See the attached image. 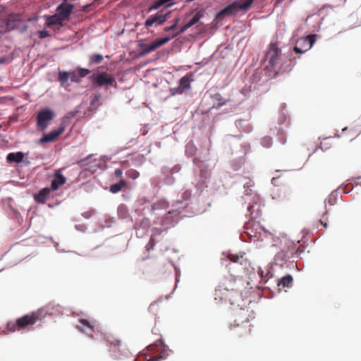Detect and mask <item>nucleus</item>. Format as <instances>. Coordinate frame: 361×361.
I'll use <instances>...</instances> for the list:
<instances>
[{
  "mask_svg": "<svg viewBox=\"0 0 361 361\" xmlns=\"http://www.w3.org/2000/svg\"><path fill=\"white\" fill-rule=\"evenodd\" d=\"M242 281L237 279L226 278L215 289L214 299L219 302H228L233 305L240 295Z\"/></svg>",
  "mask_w": 361,
  "mask_h": 361,
  "instance_id": "obj_1",
  "label": "nucleus"
},
{
  "mask_svg": "<svg viewBox=\"0 0 361 361\" xmlns=\"http://www.w3.org/2000/svg\"><path fill=\"white\" fill-rule=\"evenodd\" d=\"M42 310L32 312L16 320V322H9L6 326L7 332L20 331L23 330H30L34 324L38 321L42 319Z\"/></svg>",
  "mask_w": 361,
  "mask_h": 361,
  "instance_id": "obj_2",
  "label": "nucleus"
},
{
  "mask_svg": "<svg viewBox=\"0 0 361 361\" xmlns=\"http://www.w3.org/2000/svg\"><path fill=\"white\" fill-rule=\"evenodd\" d=\"M255 0H245L244 2L235 1L216 14V18L221 19L226 16L235 14L239 11H247Z\"/></svg>",
  "mask_w": 361,
  "mask_h": 361,
  "instance_id": "obj_3",
  "label": "nucleus"
},
{
  "mask_svg": "<svg viewBox=\"0 0 361 361\" xmlns=\"http://www.w3.org/2000/svg\"><path fill=\"white\" fill-rule=\"evenodd\" d=\"M281 58V51L279 48L277 43H271L264 55V61H267V68L272 70L280 62Z\"/></svg>",
  "mask_w": 361,
  "mask_h": 361,
  "instance_id": "obj_4",
  "label": "nucleus"
},
{
  "mask_svg": "<svg viewBox=\"0 0 361 361\" xmlns=\"http://www.w3.org/2000/svg\"><path fill=\"white\" fill-rule=\"evenodd\" d=\"M92 82L99 87H116V81L114 76L109 75L106 72H102L97 75L93 74L90 77Z\"/></svg>",
  "mask_w": 361,
  "mask_h": 361,
  "instance_id": "obj_5",
  "label": "nucleus"
},
{
  "mask_svg": "<svg viewBox=\"0 0 361 361\" xmlns=\"http://www.w3.org/2000/svg\"><path fill=\"white\" fill-rule=\"evenodd\" d=\"M54 117V113L49 109H44L39 111L37 116V129L41 131H44Z\"/></svg>",
  "mask_w": 361,
  "mask_h": 361,
  "instance_id": "obj_6",
  "label": "nucleus"
},
{
  "mask_svg": "<svg viewBox=\"0 0 361 361\" xmlns=\"http://www.w3.org/2000/svg\"><path fill=\"white\" fill-rule=\"evenodd\" d=\"M315 41L316 35H310L298 39L293 49L297 54L305 53L313 46Z\"/></svg>",
  "mask_w": 361,
  "mask_h": 361,
  "instance_id": "obj_7",
  "label": "nucleus"
},
{
  "mask_svg": "<svg viewBox=\"0 0 361 361\" xmlns=\"http://www.w3.org/2000/svg\"><path fill=\"white\" fill-rule=\"evenodd\" d=\"M171 39V37H166L159 39H157L154 42H153L152 44L147 45L144 43H140L138 44V47L140 49V54L142 56L146 55L150 52L154 51L157 48L160 47L161 46L166 44Z\"/></svg>",
  "mask_w": 361,
  "mask_h": 361,
  "instance_id": "obj_8",
  "label": "nucleus"
},
{
  "mask_svg": "<svg viewBox=\"0 0 361 361\" xmlns=\"http://www.w3.org/2000/svg\"><path fill=\"white\" fill-rule=\"evenodd\" d=\"M169 15L170 12L164 14L161 11L157 12L154 15H151L145 22V27L149 28L153 25H161L168 20Z\"/></svg>",
  "mask_w": 361,
  "mask_h": 361,
  "instance_id": "obj_9",
  "label": "nucleus"
},
{
  "mask_svg": "<svg viewBox=\"0 0 361 361\" xmlns=\"http://www.w3.org/2000/svg\"><path fill=\"white\" fill-rule=\"evenodd\" d=\"M66 126L62 123L59 128L56 130H53L47 134H44L39 140V143L44 144L56 141L58 137L63 134L65 131Z\"/></svg>",
  "mask_w": 361,
  "mask_h": 361,
  "instance_id": "obj_10",
  "label": "nucleus"
},
{
  "mask_svg": "<svg viewBox=\"0 0 361 361\" xmlns=\"http://www.w3.org/2000/svg\"><path fill=\"white\" fill-rule=\"evenodd\" d=\"M105 338L106 342L110 345L111 350L115 353L114 355L116 357H119L120 355L118 353L121 351V341L113 334L106 335Z\"/></svg>",
  "mask_w": 361,
  "mask_h": 361,
  "instance_id": "obj_11",
  "label": "nucleus"
},
{
  "mask_svg": "<svg viewBox=\"0 0 361 361\" xmlns=\"http://www.w3.org/2000/svg\"><path fill=\"white\" fill-rule=\"evenodd\" d=\"M202 17H203L202 12L198 11L197 13H196L195 15L187 23H185L180 27L178 32L173 34L172 37H171V39L177 37L180 33H183L184 32H185L188 29H189L190 27L197 23Z\"/></svg>",
  "mask_w": 361,
  "mask_h": 361,
  "instance_id": "obj_12",
  "label": "nucleus"
},
{
  "mask_svg": "<svg viewBox=\"0 0 361 361\" xmlns=\"http://www.w3.org/2000/svg\"><path fill=\"white\" fill-rule=\"evenodd\" d=\"M23 20V17L20 14L11 13L6 18L7 27L13 30L20 27V23Z\"/></svg>",
  "mask_w": 361,
  "mask_h": 361,
  "instance_id": "obj_13",
  "label": "nucleus"
},
{
  "mask_svg": "<svg viewBox=\"0 0 361 361\" xmlns=\"http://www.w3.org/2000/svg\"><path fill=\"white\" fill-rule=\"evenodd\" d=\"M273 198L281 203H288L291 198V192L288 189H278L277 191L274 193Z\"/></svg>",
  "mask_w": 361,
  "mask_h": 361,
  "instance_id": "obj_14",
  "label": "nucleus"
},
{
  "mask_svg": "<svg viewBox=\"0 0 361 361\" xmlns=\"http://www.w3.org/2000/svg\"><path fill=\"white\" fill-rule=\"evenodd\" d=\"M192 80V74L182 77L179 81V85L176 89L175 93L182 94L184 90L190 87V82ZM174 94V92L173 93Z\"/></svg>",
  "mask_w": 361,
  "mask_h": 361,
  "instance_id": "obj_15",
  "label": "nucleus"
},
{
  "mask_svg": "<svg viewBox=\"0 0 361 361\" xmlns=\"http://www.w3.org/2000/svg\"><path fill=\"white\" fill-rule=\"evenodd\" d=\"M79 323H80V324H78L76 326L77 329L80 331H81L82 333H85V334H87L88 330H90L91 332L90 337L93 338V335H92V332L94 331V324L93 322H89L88 320L85 319H80Z\"/></svg>",
  "mask_w": 361,
  "mask_h": 361,
  "instance_id": "obj_16",
  "label": "nucleus"
},
{
  "mask_svg": "<svg viewBox=\"0 0 361 361\" xmlns=\"http://www.w3.org/2000/svg\"><path fill=\"white\" fill-rule=\"evenodd\" d=\"M73 9V5L70 4H61L57 8V13L65 20H66Z\"/></svg>",
  "mask_w": 361,
  "mask_h": 361,
  "instance_id": "obj_17",
  "label": "nucleus"
},
{
  "mask_svg": "<svg viewBox=\"0 0 361 361\" xmlns=\"http://www.w3.org/2000/svg\"><path fill=\"white\" fill-rule=\"evenodd\" d=\"M66 179L62 175L60 171H56L54 173V178L51 180V190H56L59 189L61 185H63L66 183Z\"/></svg>",
  "mask_w": 361,
  "mask_h": 361,
  "instance_id": "obj_18",
  "label": "nucleus"
},
{
  "mask_svg": "<svg viewBox=\"0 0 361 361\" xmlns=\"http://www.w3.org/2000/svg\"><path fill=\"white\" fill-rule=\"evenodd\" d=\"M63 21L64 20L61 18L59 13H56L53 16H49L46 17L45 25L47 27H51L56 25H62Z\"/></svg>",
  "mask_w": 361,
  "mask_h": 361,
  "instance_id": "obj_19",
  "label": "nucleus"
},
{
  "mask_svg": "<svg viewBox=\"0 0 361 361\" xmlns=\"http://www.w3.org/2000/svg\"><path fill=\"white\" fill-rule=\"evenodd\" d=\"M228 259L230 261L234 264H239L240 265L243 266V269H245L247 267V265L249 264L248 260L244 257V255H235L230 254L228 255Z\"/></svg>",
  "mask_w": 361,
  "mask_h": 361,
  "instance_id": "obj_20",
  "label": "nucleus"
},
{
  "mask_svg": "<svg viewBox=\"0 0 361 361\" xmlns=\"http://www.w3.org/2000/svg\"><path fill=\"white\" fill-rule=\"evenodd\" d=\"M233 326L239 327L238 336L240 337H243L251 333V325L248 323V322H246L245 323L243 322L241 325L231 324L230 328L232 329Z\"/></svg>",
  "mask_w": 361,
  "mask_h": 361,
  "instance_id": "obj_21",
  "label": "nucleus"
},
{
  "mask_svg": "<svg viewBox=\"0 0 361 361\" xmlns=\"http://www.w3.org/2000/svg\"><path fill=\"white\" fill-rule=\"evenodd\" d=\"M214 104L213 108L219 109L221 106L226 104L228 102H229L228 99H225L222 97L221 94L216 93L212 96Z\"/></svg>",
  "mask_w": 361,
  "mask_h": 361,
  "instance_id": "obj_22",
  "label": "nucleus"
},
{
  "mask_svg": "<svg viewBox=\"0 0 361 361\" xmlns=\"http://www.w3.org/2000/svg\"><path fill=\"white\" fill-rule=\"evenodd\" d=\"M50 190L48 188H43L35 196V200L38 202L44 203L49 196Z\"/></svg>",
  "mask_w": 361,
  "mask_h": 361,
  "instance_id": "obj_23",
  "label": "nucleus"
},
{
  "mask_svg": "<svg viewBox=\"0 0 361 361\" xmlns=\"http://www.w3.org/2000/svg\"><path fill=\"white\" fill-rule=\"evenodd\" d=\"M24 155L23 153L21 152H18L17 153H9L7 156V160L9 162H16L19 163L22 161L23 159Z\"/></svg>",
  "mask_w": 361,
  "mask_h": 361,
  "instance_id": "obj_24",
  "label": "nucleus"
},
{
  "mask_svg": "<svg viewBox=\"0 0 361 361\" xmlns=\"http://www.w3.org/2000/svg\"><path fill=\"white\" fill-rule=\"evenodd\" d=\"M127 185V183L125 180L121 179L117 183L112 184L110 185L109 190L112 193H117Z\"/></svg>",
  "mask_w": 361,
  "mask_h": 361,
  "instance_id": "obj_25",
  "label": "nucleus"
},
{
  "mask_svg": "<svg viewBox=\"0 0 361 361\" xmlns=\"http://www.w3.org/2000/svg\"><path fill=\"white\" fill-rule=\"evenodd\" d=\"M293 281V279L292 276L287 274L281 279L278 282V286L283 288H289L291 286Z\"/></svg>",
  "mask_w": 361,
  "mask_h": 361,
  "instance_id": "obj_26",
  "label": "nucleus"
},
{
  "mask_svg": "<svg viewBox=\"0 0 361 361\" xmlns=\"http://www.w3.org/2000/svg\"><path fill=\"white\" fill-rule=\"evenodd\" d=\"M103 60V56L99 54H94L90 56V64L99 63Z\"/></svg>",
  "mask_w": 361,
  "mask_h": 361,
  "instance_id": "obj_27",
  "label": "nucleus"
},
{
  "mask_svg": "<svg viewBox=\"0 0 361 361\" xmlns=\"http://www.w3.org/2000/svg\"><path fill=\"white\" fill-rule=\"evenodd\" d=\"M70 78V74L67 72H60L59 75V80L62 85L66 84Z\"/></svg>",
  "mask_w": 361,
  "mask_h": 361,
  "instance_id": "obj_28",
  "label": "nucleus"
},
{
  "mask_svg": "<svg viewBox=\"0 0 361 361\" xmlns=\"http://www.w3.org/2000/svg\"><path fill=\"white\" fill-rule=\"evenodd\" d=\"M272 143H273L272 138L269 136L264 137L262 139V145L264 147H267V148L270 147L272 145Z\"/></svg>",
  "mask_w": 361,
  "mask_h": 361,
  "instance_id": "obj_29",
  "label": "nucleus"
},
{
  "mask_svg": "<svg viewBox=\"0 0 361 361\" xmlns=\"http://www.w3.org/2000/svg\"><path fill=\"white\" fill-rule=\"evenodd\" d=\"M126 175L129 178L136 179L139 177L140 173L137 171L135 169H130L126 172Z\"/></svg>",
  "mask_w": 361,
  "mask_h": 361,
  "instance_id": "obj_30",
  "label": "nucleus"
},
{
  "mask_svg": "<svg viewBox=\"0 0 361 361\" xmlns=\"http://www.w3.org/2000/svg\"><path fill=\"white\" fill-rule=\"evenodd\" d=\"M277 259H281L283 262H287V260L289 259V256L286 251L281 250V252H278L276 255Z\"/></svg>",
  "mask_w": 361,
  "mask_h": 361,
  "instance_id": "obj_31",
  "label": "nucleus"
},
{
  "mask_svg": "<svg viewBox=\"0 0 361 361\" xmlns=\"http://www.w3.org/2000/svg\"><path fill=\"white\" fill-rule=\"evenodd\" d=\"M277 136H278V140H279V141L281 144L284 145V144L286 142V133H285L283 131H282V130H280L278 132Z\"/></svg>",
  "mask_w": 361,
  "mask_h": 361,
  "instance_id": "obj_32",
  "label": "nucleus"
},
{
  "mask_svg": "<svg viewBox=\"0 0 361 361\" xmlns=\"http://www.w3.org/2000/svg\"><path fill=\"white\" fill-rule=\"evenodd\" d=\"M162 6H163V4H162L161 0H158L154 4H153L151 6L149 7L148 11L157 10Z\"/></svg>",
  "mask_w": 361,
  "mask_h": 361,
  "instance_id": "obj_33",
  "label": "nucleus"
},
{
  "mask_svg": "<svg viewBox=\"0 0 361 361\" xmlns=\"http://www.w3.org/2000/svg\"><path fill=\"white\" fill-rule=\"evenodd\" d=\"M178 22H179V18H176V19L175 20L174 23H173V25H170V26L165 27L164 28V30L165 32H169V31H171V30H173L176 27V26H177V25H178Z\"/></svg>",
  "mask_w": 361,
  "mask_h": 361,
  "instance_id": "obj_34",
  "label": "nucleus"
},
{
  "mask_svg": "<svg viewBox=\"0 0 361 361\" xmlns=\"http://www.w3.org/2000/svg\"><path fill=\"white\" fill-rule=\"evenodd\" d=\"M90 73V71L87 68H79L78 69V74L80 78H84L86 75H87Z\"/></svg>",
  "mask_w": 361,
  "mask_h": 361,
  "instance_id": "obj_35",
  "label": "nucleus"
},
{
  "mask_svg": "<svg viewBox=\"0 0 361 361\" xmlns=\"http://www.w3.org/2000/svg\"><path fill=\"white\" fill-rule=\"evenodd\" d=\"M38 35L40 39H44L49 36V33L47 30H43L38 32Z\"/></svg>",
  "mask_w": 361,
  "mask_h": 361,
  "instance_id": "obj_36",
  "label": "nucleus"
},
{
  "mask_svg": "<svg viewBox=\"0 0 361 361\" xmlns=\"http://www.w3.org/2000/svg\"><path fill=\"white\" fill-rule=\"evenodd\" d=\"M175 0H161L163 6H164L165 7H169L171 6H173L175 2H174Z\"/></svg>",
  "mask_w": 361,
  "mask_h": 361,
  "instance_id": "obj_37",
  "label": "nucleus"
},
{
  "mask_svg": "<svg viewBox=\"0 0 361 361\" xmlns=\"http://www.w3.org/2000/svg\"><path fill=\"white\" fill-rule=\"evenodd\" d=\"M114 175L116 178H120V180L123 179V171L121 169H116L114 171Z\"/></svg>",
  "mask_w": 361,
  "mask_h": 361,
  "instance_id": "obj_38",
  "label": "nucleus"
},
{
  "mask_svg": "<svg viewBox=\"0 0 361 361\" xmlns=\"http://www.w3.org/2000/svg\"><path fill=\"white\" fill-rule=\"evenodd\" d=\"M258 274L260 276L262 281H264V283L267 281V279H266V276L264 274V271L262 269H259L258 270Z\"/></svg>",
  "mask_w": 361,
  "mask_h": 361,
  "instance_id": "obj_39",
  "label": "nucleus"
},
{
  "mask_svg": "<svg viewBox=\"0 0 361 361\" xmlns=\"http://www.w3.org/2000/svg\"><path fill=\"white\" fill-rule=\"evenodd\" d=\"M70 79L72 82H78L79 81L78 76L74 73H72L70 74Z\"/></svg>",
  "mask_w": 361,
  "mask_h": 361,
  "instance_id": "obj_40",
  "label": "nucleus"
},
{
  "mask_svg": "<svg viewBox=\"0 0 361 361\" xmlns=\"http://www.w3.org/2000/svg\"><path fill=\"white\" fill-rule=\"evenodd\" d=\"M163 357L161 355L154 356L153 357L149 359L147 361H159V360L162 359Z\"/></svg>",
  "mask_w": 361,
  "mask_h": 361,
  "instance_id": "obj_41",
  "label": "nucleus"
},
{
  "mask_svg": "<svg viewBox=\"0 0 361 361\" xmlns=\"http://www.w3.org/2000/svg\"><path fill=\"white\" fill-rule=\"evenodd\" d=\"M266 279H267V281L270 279V278H272L273 276V274H271V271L269 269L267 271V272L266 273Z\"/></svg>",
  "mask_w": 361,
  "mask_h": 361,
  "instance_id": "obj_42",
  "label": "nucleus"
},
{
  "mask_svg": "<svg viewBox=\"0 0 361 361\" xmlns=\"http://www.w3.org/2000/svg\"><path fill=\"white\" fill-rule=\"evenodd\" d=\"M319 223L322 226H323L324 228H327V222H326V221H324V220L320 219V220L319 221Z\"/></svg>",
  "mask_w": 361,
  "mask_h": 361,
  "instance_id": "obj_43",
  "label": "nucleus"
},
{
  "mask_svg": "<svg viewBox=\"0 0 361 361\" xmlns=\"http://www.w3.org/2000/svg\"><path fill=\"white\" fill-rule=\"evenodd\" d=\"M38 17H35L33 18H29L28 20H37Z\"/></svg>",
  "mask_w": 361,
  "mask_h": 361,
  "instance_id": "obj_44",
  "label": "nucleus"
}]
</instances>
